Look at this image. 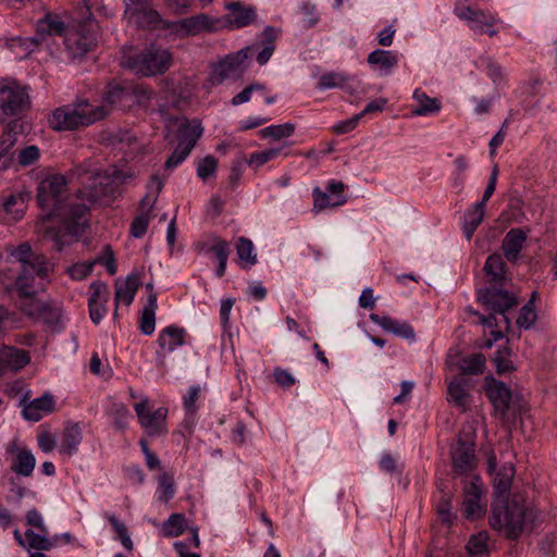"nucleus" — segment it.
Returning <instances> with one entry per match:
<instances>
[{
    "label": "nucleus",
    "instance_id": "nucleus-1",
    "mask_svg": "<svg viewBox=\"0 0 557 557\" xmlns=\"http://www.w3.org/2000/svg\"><path fill=\"white\" fill-rule=\"evenodd\" d=\"M8 258L10 263H17L21 270L15 281L16 290L22 298L21 309L30 318L51 323L52 320L46 318V313L57 315V311L33 296L36 293L35 276L47 277L52 271V264L45 256L34 253L27 243L11 249Z\"/></svg>",
    "mask_w": 557,
    "mask_h": 557
},
{
    "label": "nucleus",
    "instance_id": "nucleus-2",
    "mask_svg": "<svg viewBox=\"0 0 557 557\" xmlns=\"http://www.w3.org/2000/svg\"><path fill=\"white\" fill-rule=\"evenodd\" d=\"M67 182L61 174L46 176L37 188V202L49 211V214H64L63 226L66 235L77 236L85 224L87 214L86 203H70L69 212H63L62 196L66 190Z\"/></svg>",
    "mask_w": 557,
    "mask_h": 557
},
{
    "label": "nucleus",
    "instance_id": "nucleus-3",
    "mask_svg": "<svg viewBox=\"0 0 557 557\" xmlns=\"http://www.w3.org/2000/svg\"><path fill=\"white\" fill-rule=\"evenodd\" d=\"M536 518L534 506L522 496L513 495L505 504L494 505L490 525L506 539L516 540L533 529Z\"/></svg>",
    "mask_w": 557,
    "mask_h": 557
},
{
    "label": "nucleus",
    "instance_id": "nucleus-4",
    "mask_svg": "<svg viewBox=\"0 0 557 557\" xmlns=\"http://www.w3.org/2000/svg\"><path fill=\"white\" fill-rule=\"evenodd\" d=\"M478 300L491 311L488 315H480V322L488 330L492 339H487L486 346L492 347L494 342L504 337L510 329V320L506 312L518 305L515 295L507 292L485 288L478 292Z\"/></svg>",
    "mask_w": 557,
    "mask_h": 557
},
{
    "label": "nucleus",
    "instance_id": "nucleus-5",
    "mask_svg": "<svg viewBox=\"0 0 557 557\" xmlns=\"http://www.w3.org/2000/svg\"><path fill=\"white\" fill-rule=\"evenodd\" d=\"M108 113L107 106L82 101L55 109L49 117V124L57 131H72L89 126L106 117Z\"/></svg>",
    "mask_w": 557,
    "mask_h": 557
},
{
    "label": "nucleus",
    "instance_id": "nucleus-6",
    "mask_svg": "<svg viewBox=\"0 0 557 557\" xmlns=\"http://www.w3.org/2000/svg\"><path fill=\"white\" fill-rule=\"evenodd\" d=\"M173 64L172 53L163 48L149 47L143 52L128 57L124 65L141 76H154L166 72Z\"/></svg>",
    "mask_w": 557,
    "mask_h": 557
},
{
    "label": "nucleus",
    "instance_id": "nucleus-7",
    "mask_svg": "<svg viewBox=\"0 0 557 557\" xmlns=\"http://www.w3.org/2000/svg\"><path fill=\"white\" fill-rule=\"evenodd\" d=\"M454 12L475 34L495 37L499 33V25L503 22L497 13L468 5L461 0L457 2Z\"/></svg>",
    "mask_w": 557,
    "mask_h": 557
},
{
    "label": "nucleus",
    "instance_id": "nucleus-8",
    "mask_svg": "<svg viewBox=\"0 0 557 557\" xmlns=\"http://www.w3.org/2000/svg\"><path fill=\"white\" fill-rule=\"evenodd\" d=\"M100 28L91 16L66 30L64 42L73 58L82 57L98 42Z\"/></svg>",
    "mask_w": 557,
    "mask_h": 557
},
{
    "label": "nucleus",
    "instance_id": "nucleus-9",
    "mask_svg": "<svg viewBox=\"0 0 557 557\" xmlns=\"http://www.w3.org/2000/svg\"><path fill=\"white\" fill-rule=\"evenodd\" d=\"M257 46H247L236 52L225 55L212 66L209 83L212 86L223 84L226 79L239 76L246 69L251 50Z\"/></svg>",
    "mask_w": 557,
    "mask_h": 557
},
{
    "label": "nucleus",
    "instance_id": "nucleus-10",
    "mask_svg": "<svg viewBox=\"0 0 557 557\" xmlns=\"http://www.w3.org/2000/svg\"><path fill=\"white\" fill-rule=\"evenodd\" d=\"M486 490L480 476L473 475L462 487V515L468 520H476L486 511Z\"/></svg>",
    "mask_w": 557,
    "mask_h": 557
},
{
    "label": "nucleus",
    "instance_id": "nucleus-11",
    "mask_svg": "<svg viewBox=\"0 0 557 557\" xmlns=\"http://www.w3.org/2000/svg\"><path fill=\"white\" fill-rule=\"evenodd\" d=\"M138 423L149 436L163 435L168 433L166 417L168 409L159 407L153 409L147 398L134 405Z\"/></svg>",
    "mask_w": 557,
    "mask_h": 557
},
{
    "label": "nucleus",
    "instance_id": "nucleus-12",
    "mask_svg": "<svg viewBox=\"0 0 557 557\" xmlns=\"http://www.w3.org/2000/svg\"><path fill=\"white\" fill-rule=\"evenodd\" d=\"M450 459L454 473L471 474L478 467L474 440L459 435L456 444L450 447Z\"/></svg>",
    "mask_w": 557,
    "mask_h": 557
},
{
    "label": "nucleus",
    "instance_id": "nucleus-13",
    "mask_svg": "<svg viewBox=\"0 0 557 557\" xmlns=\"http://www.w3.org/2000/svg\"><path fill=\"white\" fill-rule=\"evenodd\" d=\"M172 32L181 37L197 36L201 33H213L221 29V21L208 14L200 13L171 25Z\"/></svg>",
    "mask_w": 557,
    "mask_h": 557
},
{
    "label": "nucleus",
    "instance_id": "nucleus-14",
    "mask_svg": "<svg viewBox=\"0 0 557 557\" xmlns=\"http://www.w3.org/2000/svg\"><path fill=\"white\" fill-rule=\"evenodd\" d=\"M28 106V96L16 82L0 81V108L7 115H16Z\"/></svg>",
    "mask_w": 557,
    "mask_h": 557
},
{
    "label": "nucleus",
    "instance_id": "nucleus-15",
    "mask_svg": "<svg viewBox=\"0 0 557 557\" xmlns=\"http://www.w3.org/2000/svg\"><path fill=\"white\" fill-rule=\"evenodd\" d=\"M124 15L129 23L139 27H157L161 22L160 14L153 10L149 0H124Z\"/></svg>",
    "mask_w": 557,
    "mask_h": 557
},
{
    "label": "nucleus",
    "instance_id": "nucleus-16",
    "mask_svg": "<svg viewBox=\"0 0 557 557\" xmlns=\"http://www.w3.org/2000/svg\"><path fill=\"white\" fill-rule=\"evenodd\" d=\"M484 391L496 414L504 418L507 414L512 398L510 388L502 381H497L493 376H486L484 379Z\"/></svg>",
    "mask_w": 557,
    "mask_h": 557
},
{
    "label": "nucleus",
    "instance_id": "nucleus-17",
    "mask_svg": "<svg viewBox=\"0 0 557 557\" xmlns=\"http://www.w3.org/2000/svg\"><path fill=\"white\" fill-rule=\"evenodd\" d=\"M227 14L221 21V28L226 27L230 29H238L252 24L256 21V10L251 5H246L243 2H227L225 3Z\"/></svg>",
    "mask_w": 557,
    "mask_h": 557
},
{
    "label": "nucleus",
    "instance_id": "nucleus-18",
    "mask_svg": "<svg viewBox=\"0 0 557 557\" xmlns=\"http://www.w3.org/2000/svg\"><path fill=\"white\" fill-rule=\"evenodd\" d=\"M29 200L30 191L26 188L22 187L11 190L2 201V209L5 213V219L10 222H16L23 219Z\"/></svg>",
    "mask_w": 557,
    "mask_h": 557
},
{
    "label": "nucleus",
    "instance_id": "nucleus-19",
    "mask_svg": "<svg viewBox=\"0 0 557 557\" xmlns=\"http://www.w3.org/2000/svg\"><path fill=\"white\" fill-rule=\"evenodd\" d=\"M83 441V430L79 423L70 422L65 424L58 438V451L64 459L73 457Z\"/></svg>",
    "mask_w": 557,
    "mask_h": 557
},
{
    "label": "nucleus",
    "instance_id": "nucleus-20",
    "mask_svg": "<svg viewBox=\"0 0 557 557\" xmlns=\"http://www.w3.org/2000/svg\"><path fill=\"white\" fill-rule=\"evenodd\" d=\"M22 403L23 417L33 422L39 421L45 416L55 410L54 396L49 392H46L41 397L35 398L32 401L26 403L25 399H23Z\"/></svg>",
    "mask_w": 557,
    "mask_h": 557
},
{
    "label": "nucleus",
    "instance_id": "nucleus-21",
    "mask_svg": "<svg viewBox=\"0 0 557 557\" xmlns=\"http://www.w3.org/2000/svg\"><path fill=\"white\" fill-rule=\"evenodd\" d=\"M473 386L469 380L456 376L448 383V400L461 411H468L471 404V391Z\"/></svg>",
    "mask_w": 557,
    "mask_h": 557
},
{
    "label": "nucleus",
    "instance_id": "nucleus-22",
    "mask_svg": "<svg viewBox=\"0 0 557 557\" xmlns=\"http://www.w3.org/2000/svg\"><path fill=\"white\" fill-rule=\"evenodd\" d=\"M447 363L455 367L463 375H479L485 370L486 359L482 354L467 356L449 355Z\"/></svg>",
    "mask_w": 557,
    "mask_h": 557
},
{
    "label": "nucleus",
    "instance_id": "nucleus-23",
    "mask_svg": "<svg viewBox=\"0 0 557 557\" xmlns=\"http://www.w3.org/2000/svg\"><path fill=\"white\" fill-rule=\"evenodd\" d=\"M29 361L28 351L14 347H2L0 348V375L8 371H18Z\"/></svg>",
    "mask_w": 557,
    "mask_h": 557
},
{
    "label": "nucleus",
    "instance_id": "nucleus-24",
    "mask_svg": "<svg viewBox=\"0 0 557 557\" xmlns=\"http://www.w3.org/2000/svg\"><path fill=\"white\" fill-rule=\"evenodd\" d=\"M203 128L198 120L189 121L187 119H180L177 121V146L193 150L197 140L202 135Z\"/></svg>",
    "mask_w": 557,
    "mask_h": 557
},
{
    "label": "nucleus",
    "instance_id": "nucleus-25",
    "mask_svg": "<svg viewBox=\"0 0 557 557\" xmlns=\"http://www.w3.org/2000/svg\"><path fill=\"white\" fill-rule=\"evenodd\" d=\"M370 319L377 325H380L384 331L393 333L396 336L413 339L414 331L412 326L404 321L396 320L388 315H380L376 313H372Z\"/></svg>",
    "mask_w": 557,
    "mask_h": 557
},
{
    "label": "nucleus",
    "instance_id": "nucleus-26",
    "mask_svg": "<svg viewBox=\"0 0 557 557\" xmlns=\"http://www.w3.org/2000/svg\"><path fill=\"white\" fill-rule=\"evenodd\" d=\"M140 285V278L139 275L136 273L129 274L124 281H116L115 282V307L117 308L119 305H125L129 306L134 297L136 295V292Z\"/></svg>",
    "mask_w": 557,
    "mask_h": 557
},
{
    "label": "nucleus",
    "instance_id": "nucleus-27",
    "mask_svg": "<svg viewBox=\"0 0 557 557\" xmlns=\"http://www.w3.org/2000/svg\"><path fill=\"white\" fill-rule=\"evenodd\" d=\"M186 331L176 325H170L161 330L158 337V345L161 352H171L185 344Z\"/></svg>",
    "mask_w": 557,
    "mask_h": 557
},
{
    "label": "nucleus",
    "instance_id": "nucleus-28",
    "mask_svg": "<svg viewBox=\"0 0 557 557\" xmlns=\"http://www.w3.org/2000/svg\"><path fill=\"white\" fill-rule=\"evenodd\" d=\"M412 98L416 106L412 108L411 114L416 116H425L435 114L441 111L442 103L438 98H432L425 91L418 88L413 91Z\"/></svg>",
    "mask_w": 557,
    "mask_h": 557
},
{
    "label": "nucleus",
    "instance_id": "nucleus-29",
    "mask_svg": "<svg viewBox=\"0 0 557 557\" xmlns=\"http://www.w3.org/2000/svg\"><path fill=\"white\" fill-rule=\"evenodd\" d=\"M527 240V233L521 228L510 230L502 244L505 257L509 261H516Z\"/></svg>",
    "mask_w": 557,
    "mask_h": 557
},
{
    "label": "nucleus",
    "instance_id": "nucleus-30",
    "mask_svg": "<svg viewBox=\"0 0 557 557\" xmlns=\"http://www.w3.org/2000/svg\"><path fill=\"white\" fill-rule=\"evenodd\" d=\"M259 94L260 96H262L264 98V101L267 104H272L276 101V95H272L267 86L264 84H261L259 82H255V83H251L249 84L247 87H245L240 92H238L237 95H235L232 100H231V103L233 106H239V104H243V103H246L248 101L251 100V97H252V94Z\"/></svg>",
    "mask_w": 557,
    "mask_h": 557
},
{
    "label": "nucleus",
    "instance_id": "nucleus-31",
    "mask_svg": "<svg viewBox=\"0 0 557 557\" xmlns=\"http://www.w3.org/2000/svg\"><path fill=\"white\" fill-rule=\"evenodd\" d=\"M36 459L30 450L16 448L11 461V470L18 475L29 476L35 468Z\"/></svg>",
    "mask_w": 557,
    "mask_h": 557
},
{
    "label": "nucleus",
    "instance_id": "nucleus-32",
    "mask_svg": "<svg viewBox=\"0 0 557 557\" xmlns=\"http://www.w3.org/2000/svg\"><path fill=\"white\" fill-rule=\"evenodd\" d=\"M367 61L371 66L380 69L385 74H389L397 66L399 55L396 51L376 49L368 55Z\"/></svg>",
    "mask_w": 557,
    "mask_h": 557
},
{
    "label": "nucleus",
    "instance_id": "nucleus-33",
    "mask_svg": "<svg viewBox=\"0 0 557 557\" xmlns=\"http://www.w3.org/2000/svg\"><path fill=\"white\" fill-rule=\"evenodd\" d=\"M94 184L85 186L79 191V198L87 200L88 202H95L109 191V177L97 173L94 177Z\"/></svg>",
    "mask_w": 557,
    "mask_h": 557
},
{
    "label": "nucleus",
    "instance_id": "nucleus-34",
    "mask_svg": "<svg viewBox=\"0 0 557 557\" xmlns=\"http://www.w3.org/2000/svg\"><path fill=\"white\" fill-rule=\"evenodd\" d=\"M157 308V294H148L147 305L141 311L139 321V329L146 335H150L154 332Z\"/></svg>",
    "mask_w": 557,
    "mask_h": 557
},
{
    "label": "nucleus",
    "instance_id": "nucleus-35",
    "mask_svg": "<svg viewBox=\"0 0 557 557\" xmlns=\"http://www.w3.org/2000/svg\"><path fill=\"white\" fill-rule=\"evenodd\" d=\"M483 270L490 283L497 284L506 280L505 262L499 255L487 257Z\"/></svg>",
    "mask_w": 557,
    "mask_h": 557
},
{
    "label": "nucleus",
    "instance_id": "nucleus-36",
    "mask_svg": "<svg viewBox=\"0 0 557 557\" xmlns=\"http://www.w3.org/2000/svg\"><path fill=\"white\" fill-rule=\"evenodd\" d=\"M485 208L483 203H475L465 214L462 231L468 240H470L475 233L478 226L483 221Z\"/></svg>",
    "mask_w": 557,
    "mask_h": 557
},
{
    "label": "nucleus",
    "instance_id": "nucleus-37",
    "mask_svg": "<svg viewBox=\"0 0 557 557\" xmlns=\"http://www.w3.org/2000/svg\"><path fill=\"white\" fill-rule=\"evenodd\" d=\"M200 251L214 256L218 260L228 258V243L221 237L212 236L199 244Z\"/></svg>",
    "mask_w": 557,
    "mask_h": 557
},
{
    "label": "nucleus",
    "instance_id": "nucleus-38",
    "mask_svg": "<svg viewBox=\"0 0 557 557\" xmlns=\"http://www.w3.org/2000/svg\"><path fill=\"white\" fill-rule=\"evenodd\" d=\"M188 528L187 520L182 513H172L161 527L162 535L165 537H176L184 533Z\"/></svg>",
    "mask_w": 557,
    "mask_h": 557
},
{
    "label": "nucleus",
    "instance_id": "nucleus-39",
    "mask_svg": "<svg viewBox=\"0 0 557 557\" xmlns=\"http://www.w3.org/2000/svg\"><path fill=\"white\" fill-rule=\"evenodd\" d=\"M263 36H264V38L267 40L262 45V47H260L259 44H255L253 45V46H257L255 48V50H259L258 54H257V62L260 65H264L270 60V58L272 57V54H273V52L275 50V44H274L275 34H274V29L273 28H267L263 32ZM252 51H253V49L251 50V52Z\"/></svg>",
    "mask_w": 557,
    "mask_h": 557
},
{
    "label": "nucleus",
    "instance_id": "nucleus-40",
    "mask_svg": "<svg viewBox=\"0 0 557 557\" xmlns=\"http://www.w3.org/2000/svg\"><path fill=\"white\" fill-rule=\"evenodd\" d=\"M176 492L174 478L168 472H163L158 478L157 495L158 499L163 503L170 502Z\"/></svg>",
    "mask_w": 557,
    "mask_h": 557
},
{
    "label": "nucleus",
    "instance_id": "nucleus-41",
    "mask_svg": "<svg viewBox=\"0 0 557 557\" xmlns=\"http://www.w3.org/2000/svg\"><path fill=\"white\" fill-rule=\"evenodd\" d=\"M295 124L284 123L277 125H270L259 132L261 138H272L273 140H281L290 137L295 132Z\"/></svg>",
    "mask_w": 557,
    "mask_h": 557
},
{
    "label": "nucleus",
    "instance_id": "nucleus-42",
    "mask_svg": "<svg viewBox=\"0 0 557 557\" xmlns=\"http://www.w3.org/2000/svg\"><path fill=\"white\" fill-rule=\"evenodd\" d=\"M282 152V148H267L260 151L252 152L247 159V163L250 168L258 170L263 164L276 159Z\"/></svg>",
    "mask_w": 557,
    "mask_h": 557
},
{
    "label": "nucleus",
    "instance_id": "nucleus-43",
    "mask_svg": "<svg viewBox=\"0 0 557 557\" xmlns=\"http://www.w3.org/2000/svg\"><path fill=\"white\" fill-rule=\"evenodd\" d=\"M37 35H61L64 30L63 23L55 16L48 15L37 23Z\"/></svg>",
    "mask_w": 557,
    "mask_h": 557
},
{
    "label": "nucleus",
    "instance_id": "nucleus-44",
    "mask_svg": "<svg viewBox=\"0 0 557 557\" xmlns=\"http://www.w3.org/2000/svg\"><path fill=\"white\" fill-rule=\"evenodd\" d=\"M47 529L45 531H40V533H35L33 530H27L25 532L26 539V547L25 548H35L39 550H48L52 547V542L47 536Z\"/></svg>",
    "mask_w": 557,
    "mask_h": 557
},
{
    "label": "nucleus",
    "instance_id": "nucleus-45",
    "mask_svg": "<svg viewBox=\"0 0 557 557\" xmlns=\"http://www.w3.org/2000/svg\"><path fill=\"white\" fill-rule=\"evenodd\" d=\"M515 475V469L511 465L505 466L496 474L494 479V487L499 496L505 495L510 488L512 478Z\"/></svg>",
    "mask_w": 557,
    "mask_h": 557
},
{
    "label": "nucleus",
    "instance_id": "nucleus-46",
    "mask_svg": "<svg viewBox=\"0 0 557 557\" xmlns=\"http://www.w3.org/2000/svg\"><path fill=\"white\" fill-rule=\"evenodd\" d=\"M534 297L535 293L532 294V298L529 300V302L520 309L519 315L516 320V324L519 329L528 330L536 321L537 315L533 304Z\"/></svg>",
    "mask_w": 557,
    "mask_h": 557
},
{
    "label": "nucleus",
    "instance_id": "nucleus-47",
    "mask_svg": "<svg viewBox=\"0 0 557 557\" xmlns=\"http://www.w3.org/2000/svg\"><path fill=\"white\" fill-rule=\"evenodd\" d=\"M493 361L498 374H506L516 370L509 348L498 349Z\"/></svg>",
    "mask_w": 557,
    "mask_h": 557
},
{
    "label": "nucleus",
    "instance_id": "nucleus-48",
    "mask_svg": "<svg viewBox=\"0 0 557 557\" xmlns=\"http://www.w3.org/2000/svg\"><path fill=\"white\" fill-rule=\"evenodd\" d=\"M104 517L107 518V520L110 522L112 529L117 534V537L120 539L122 545L126 549L132 550L133 542L128 535L126 525L112 513L107 512V513H104Z\"/></svg>",
    "mask_w": 557,
    "mask_h": 557
},
{
    "label": "nucleus",
    "instance_id": "nucleus-49",
    "mask_svg": "<svg viewBox=\"0 0 557 557\" xmlns=\"http://www.w3.org/2000/svg\"><path fill=\"white\" fill-rule=\"evenodd\" d=\"M236 251L240 262L246 265L256 263L257 257L253 253V245L249 239L240 237L236 244Z\"/></svg>",
    "mask_w": 557,
    "mask_h": 557
},
{
    "label": "nucleus",
    "instance_id": "nucleus-50",
    "mask_svg": "<svg viewBox=\"0 0 557 557\" xmlns=\"http://www.w3.org/2000/svg\"><path fill=\"white\" fill-rule=\"evenodd\" d=\"M348 77L343 73L337 72H330L323 74L319 82H318V88L321 90L329 89V88H339L343 87L344 84L347 82Z\"/></svg>",
    "mask_w": 557,
    "mask_h": 557
},
{
    "label": "nucleus",
    "instance_id": "nucleus-51",
    "mask_svg": "<svg viewBox=\"0 0 557 557\" xmlns=\"http://www.w3.org/2000/svg\"><path fill=\"white\" fill-rule=\"evenodd\" d=\"M488 535L485 532H480L470 537L467 549L470 555L481 556L487 552Z\"/></svg>",
    "mask_w": 557,
    "mask_h": 557
},
{
    "label": "nucleus",
    "instance_id": "nucleus-52",
    "mask_svg": "<svg viewBox=\"0 0 557 557\" xmlns=\"http://www.w3.org/2000/svg\"><path fill=\"white\" fill-rule=\"evenodd\" d=\"M313 197H314L313 208L317 211H321V210L326 209L329 207L342 206V205H344L346 202L345 198L332 200L330 195H327L324 191H321L319 188H315L313 190Z\"/></svg>",
    "mask_w": 557,
    "mask_h": 557
},
{
    "label": "nucleus",
    "instance_id": "nucleus-53",
    "mask_svg": "<svg viewBox=\"0 0 557 557\" xmlns=\"http://www.w3.org/2000/svg\"><path fill=\"white\" fill-rule=\"evenodd\" d=\"M36 44L37 41L33 38H14L10 40L9 47L15 53L16 58L23 59L28 55V53L32 51V47Z\"/></svg>",
    "mask_w": 557,
    "mask_h": 557
},
{
    "label": "nucleus",
    "instance_id": "nucleus-54",
    "mask_svg": "<svg viewBox=\"0 0 557 557\" xmlns=\"http://www.w3.org/2000/svg\"><path fill=\"white\" fill-rule=\"evenodd\" d=\"M218 168V160L213 156H207L201 159L197 164V175L206 181L209 176H212Z\"/></svg>",
    "mask_w": 557,
    "mask_h": 557
},
{
    "label": "nucleus",
    "instance_id": "nucleus-55",
    "mask_svg": "<svg viewBox=\"0 0 557 557\" xmlns=\"http://www.w3.org/2000/svg\"><path fill=\"white\" fill-rule=\"evenodd\" d=\"M40 157V150L37 146L30 145L21 149L17 153V162L21 166L34 164Z\"/></svg>",
    "mask_w": 557,
    "mask_h": 557
},
{
    "label": "nucleus",
    "instance_id": "nucleus-56",
    "mask_svg": "<svg viewBox=\"0 0 557 557\" xmlns=\"http://www.w3.org/2000/svg\"><path fill=\"white\" fill-rule=\"evenodd\" d=\"M149 221L150 215L148 212L137 215L131 224V234L136 238L143 237L148 230Z\"/></svg>",
    "mask_w": 557,
    "mask_h": 557
},
{
    "label": "nucleus",
    "instance_id": "nucleus-57",
    "mask_svg": "<svg viewBox=\"0 0 557 557\" xmlns=\"http://www.w3.org/2000/svg\"><path fill=\"white\" fill-rule=\"evenodd\" d=\"M200 393L201 388L199 386H191L183 397V404L187 414L193 416L197 411L196 401L199 399Z\"/></svg>",
    "mask_w": 557,
    "mask_h": 557
},
{
    "label": "nucleus",
    "instance_id": "nucleus-58",
    "mask_svg": "<svg viewBox=\"0 0 557 557\" xmlns=\"http://www.w3.org/2000/svg\"><path fill=\"white\" fill-rule=\"evenodd\" d=\"M94 267L95 262L92 261L76 263L67 269V273L72 278L79 281L87 277L91 273Z\"/></svg>",
    "mask_w": 557,
    "mask_h": 557
},
{
    "label": "nucleus",
    "instance_id": "nucleus-59",
    "mask_svg": "<svg viewBox=\"0 0 557 557\" xmlns=\"http://www.w3.org/2000/svg\"><path fill=\"white\" fill-rule=\"evenodd\" d=\"M92 262H95V264L102 263L107 268L110 275H114L116 273V263L110 246H106L102 255L92 260Z\"/></svg>",
    "mask_w": 557,
    "mask_h": 557
},
{
    "label": "nucleus",
    "instance_id": "nucleus-60",
    "mask_svg": "<svg viewBox=\"0 0 557 557\" xmlns=\"http://www.w3.org/2000/svg\"><path fill=\"white\" fill-rule=\"evenodd\" d=\"M90 297L88 302H104L108 296V286L102 282H94L89 286Z\"/></svg>",
    "mask_w": 557,
    "mask_h": 557
},
{
    "label": "nucleus",
    "instance_id": "nucleus-61",
    "mask_svg": "<svg viewBox=\"0 0 557 557\" xmlns=\"http://www.w3.org/2000/svg\"><path fill=\"white\" fill-rule=\"evenodd\" d=\"M38 447L44 453H51L55 447H58V441L50 432H41L37 436Z\"/></svg>",
    "mask_w": 557,
    "mask_h": 557
},
{
    "label": "nucleus",
    "instance_id": "nucleus-62",
    "mask_svg": "<svg viewBox=\"0 0 557 557\" xmlns=\"http://www.w3.org/2000/svg\"><path fill=\"white\" fill-rule=\"evenodd\" d=\"M127 92L117 85H109L104 92V100L110 104L117 103L126 97Z\"/></svg>",
    "mask_w": 557,
    "mask_h": 557
},
{
    "label": "nucleus",
    "instance_id": "nucleus-63",
    "mask_svg": "<svg viewBox=\"0 0 557 557\" xmlns=\"http://www.w3.org/2000/svg\"><path fill=\"white\" fill-rule=\"evenodd\" d=\"M190 152L191 151H189L188 149L177 146L175 148V150L173 151V153L170 156V158L165 161V164H164L165 168L166 169L176 168L178 164H181L187 158V156Z\"/></svg>",
    "mask_w": 557,
    "mask_h": 557
},
{
    "label": "nucleus",
    "instance_id": "nucleus-64",
    "mask_svg": "<svg viewBox=\"0 0 557 557\" xmlns=\"http://www.w3.org/2000/svg\"><path fill=\"white\" fill-rule=\"evenodd\" d=\"M165 7L174 14L183 15L191 8V0H164Z\"/></svg>",
    "mask_w": 557,
    "mask_h": 557
}]
</instances>
